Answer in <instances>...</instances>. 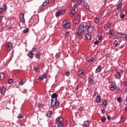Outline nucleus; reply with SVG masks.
Wrapping results in <instances>:
<instances>
[{"instance_id": "obj_57", "label": "nucleus", "mask_w": 127, "mask_h": 127, "mask_svg": "<svg viewBox=\"0 0 127 127\" xmlns=\"http://www.w3.org/2000/svg\"><path fill=\"white\" fill-rule=\"evenodd\" d=\"M100 42V41H96L95 42H94V45H97V44H98V43Z\"/></svg>"}, {"instance_id": "obj_16", "label": "nucleus", "mask_w": 127, "mask_h": 127, "mask_svg": "<svg viewBox=\"0 0 127 127\" xmlns=\"http://www.w3.org/2000/svg\"><path fill=\"white\" fill-rule=\"evenodd\" d=\"M84 6L86 8V9H89L90 8V6H89V4H88V3L86 1L83 2Z\"/></svg>"}, {"instance_id": "obj_46", "label": "nucleus", "mask_w": 127, "mask_h": 127, "mask_svg": "<svg viewBox=\"0 0 127 127\" xmlns=\"http://www.w3.org/2000/svg\"><path fill=\"white\" fill-rule=\"evenodd\" d=\"M69 34H70V32H66L65 33V37H69Z\"/></svg>"}, {"instance_id": "obj_37", "label": "nucleus", "mask_w": 127, "mask_h": 127, "mask_svg": "<svg viewBox=\"0 0 127 127\" xmlns=\"http://www.w3.org/2000/svg\"><path fill=\"white\" fill-rule=\"evenodd\" d=\"M95 23H99L100 22V19L99 18H96L95 19Z\"/></svg>"}, {"instance_id": "obj_21", "label": "nucleus", "mask_w": 127, "mask_h": 127, "mask_svg": "<svg viewBox=\"0 0 127 127\" xmlns=\"http://www.w3.org/2000/svg\"><path fill=\"white\" fill-rule=\"evenodd\" d=\"M85 37L86 38V39H87V40H91V35L89 34H86Z\"/></svg>"}, {"instance_id": "obj_35", "label": "nucleus", "mask_w": 127, "mask_h": 127, "mask_svg": "<svg viewBox=\"0 0 127 127\" xmlns=\"http://www.w3.org/2000/svg\"><path fill=\"white\" fill-rule=\"evenodd\" d=\"M25 81H24L23 80H20L19 81V83L20 85H23L24 84Z\"/></svg>"}, {"instance_id": "obj_11", "label": "nucleus", "mask_w": 127, "mask_h": 127, "mask_svg": "<svg viewBox=\"0 0 127 127\" xmlns=\"http://www.w3.org/2000/svg\"><path fill=\"white\" fill-rule=\"evenodd\" d=\"M89 126H90V122H89V121H85L82 125L83 127H89Z\"/></svg>"}, {"instance_id": "obj_36", "label": "nucleus", "mask_w": 127, "mask_h": 127, "mask_svg": "<svg viewBox=\"0 0 127 127\" xmlns=\"http://www.w3.org/2000/svg\"><path fill=\"white\" fill-rule=\"evenodd\" d=\"M125 121L126 120L125 119V117H122L121 118V120H120L121 123H124V122H125Z\"/></svg>"}, {"instance_id": "obj_48", "label": "nucleus", "mask_w": 127, "mask_h": 127, "mask_svg": "<svg viewBox=\"0 0 127 127\" xmlns=\"http://www.w3.org/2000/svg\"><path fill=\"white\" fill-rule=\"evenodd\" d=\"M117 35L119 37H122L123 36V35L121 33H118Z\"/></svg>"}, {"instance_id": "obj_42", "label": "nucleus", "mask_w": 127, "mask_h": 127, "mask_svg": "<svg viewBox=\"0 0 127 127\" xmlns=\"http://www.w3.org/2000/svg\"><path fill=\"white\" fill-rule=\"evenodd\" d=\"M101 113L103 115H105V113H106V110H105V109H103L101 110Z\"/></svg>"}, {"instance_id": "obj_9", "label": "nucleus", "mask_w": 127, "mask_h": 127, "mask_svg": "<svg viewBox=\"0 0 127 127\" xmlns=\"http://www.w3.org/2000/svg\"><path fill=\"white\" fill-rule=\"evenodd\" d=\"M84 26L83 25H79L78 27V31L80 33H83L84 32Z\"/></svg>"}, {"instance_id": "obj_30", "label": "nucleus", "mask_w": 127, "mask_h": 127, "mask_svg": "<svg viewBox=\"0 0 127 127\" xmlns=\"http://www.w3.org/2000/svg\"><path fill=\"white\" fill-rule=\"evenodd\" d=\"M96 100L97 103H100V101H101V96H97Z\"/></svg>"}, {"instance_id": "obj_39", "label": "nucleus", "mask_w": 127, "mask_h": 127, "mask_svg": "<svg viewBox=\"0 0 127 127\" xmlns=\"http://www.w3.org/2000/svg\"><path fill=\"white\" fill-rule=\"evenodd\" d=\"M117 101L118 102V103H122V102H123V100H122V98L119 97L117 99Z\"/></svg>"}, {"instance_id": "obj_7", "label": "nucleus", "mask_w": 127, "mask_h": 127, "mask_svg": "<svg viewBox=\"0 0 127 127\" xmlns=\"http://www.w3.org/2000/svg\"><path fill=\"white\" fill-rule=\"evenodd\" d=\"M60 103L57 100H55L53 102H51V108H53L54 106H59Z\"/></svg>"}, {"instance_id": "obj_28", "label": "nucleus", "mask_w": 127, "mask_h": 127, "mask_svg": "<svg viewBox=\"0 0 127 127\" xmlns=\"http://www.w3.org/2000/svg\"><path fill=\"white\" fill-rule=\"evenodd\" d=\"M75 10H71L70 12V16L72 17L74 16V14H75Z\"/></svg>"}, {"instance_id": "obj_47", "label": "nucleus", "mask_w": 127, "mask_h": 127, "mask_svg": "<svg viewBox=\"0 0 127 127\" xmlns=\"http://www.w3.org/2000/svg\"><path fill=\"white\" fill-rule=\"evenodd\" d=\"M34 70L36 72H39V70L40 69L39 68L37 67V68H35Z\"/></svg>"}, {"instance_id": "obj_17", "label": "nucleus", "mask_w": 127, "mask_h": 127, "mask_svg": "<svg viewBox=\"0 0 127 127\" xmlns=\"http://www.w3.org/2000/svg\"><path fill=\"white\" fill-rule=\"evenodd\" d=\"M93 31H94V28H93V27L90 26L88 28V30H87V32L89 33H92Z\"/></svg>"}, {"instance_id": "obj_24", "label": "nucleus", "mask_w": 127, "mask_h": 127, "mask_svg": "<svg viewBox=\"0 0 127 127\" xmlns=\"http://www.w3.org/2000/svg\"><path fill=\"white\" fill-rule=\"evenodd\" d=\"M4 78V74L3 73H0V80H2Z\"/></svg>"}, {"instance_id": "obj_56", "label": "nucleus", "mask_w": 127, "mask_h": 127, "mask_svg": "<svg viewBox=\"0 0 127 127\" xmlns=\"http://www.w3.org/2000/svg\"><path fill=\"white\" fill-rule=\"evenodd\" d=\"M118 44H119V43L118 42V41H114V45H118Z\"/></svg>"}, {"instance_id": "obj_19", "label": "nucleus", "mask_w": 127, "mask_h": 127, "mask_svg": "<svg viewBox=\"0 0 127 127\" xmlns=\"http://www.w3.org/2000/svg\"><path fill=\"white\" fill-rule=\"evenodd\" d=\"M48 3H49V0H46L42 3V6H46V5H47V4H48Z\"/></svg>"}, {"instance_id": "obj_8", "label": "nucleus", "mask_w": 127, "mask_h": 127, "mask_svg": "<svg viewBox=\"0 0 127 127\" xmlns=\"http://www.w3.org/2000/svg\"><path fill=\"white\" fill-rule=\"evenodd\" d=\"M120 72H117L115 74V77L117 78V79H121V75L123 74V70L121 69Z\"/></svg>"}, {"instance_id": "obj_4", "label": "nucleus", "mask_w": 127, "mask_h": 127, "mask_svg": "<svg viewBox=\"0 0 127 127\" xmlns=\"http://www.w3.org/2000/svg\"><path fill=\"white\" fill-rule=\"evenodd\" d=\"M7 51H10L11 50V48H12V44L10 42H8L6 45Z\"/></svg>"}, {"instance_id": "obj_13", "label": "nucleus", "mask_w": 127, "mask_h": 127, "mask_svg": "<svg viewBox=\"0 0 127 127\" xmlns=\"http://www.w3.org/2000/svg\"><path fill=\"white\" fill-rule=\"evenodd\" d=\"M70 25H71V23H70V22H67L64 24V28H69Z\"/></svg>"}, {"instance_id": "obj_3", "label": "nucleus", "mask_w": 127, "mask_h": 127, "mask_svg": "<svg viewBox=\"0 0 127 127\" xmlns=\"http://www.w3.org/2000/svg\"><path fill=\"white\" fill-rule=\"evenodd\" d=\"M109 83H111V86H110V89L111 91H114L115 90V88H116V82H112L111 81H109Z\"/></svg>"}, {"instance_id": "obj_62", "label": "nucleus", "mask_w": 127, "mask_h": 127, "mask_svg": "<svg viewBox=\"0 0 127 127\" xmlns=\"http://www.w3.org/2000/svg\"><path fill=\"white\" fill-rule=\"evenodd\" d=\"M99 40H102L103 39V38L102 37H98Z\"/></svg>"}, {"instance_id": "obj_52", "label": "nucleus", "mask_w": 127, "mask_h": 127, "mask_svg": "<svg viewBox=\"0 0 127 127\" xmlns=\"http://www.w3.org/2000/svg\"><path fill=\"white\" fill-rule=\"evenodd\" d=\"M106 26H107V27H108L109 28V27H110V26H111V23H110V22L107 23Z\"/></svg>"}, {"instance_id": "obj_31", "label": "nucleus", "mask_w": 127, "mask_h": 127, "mask_svg": "<svg viewBox=\"0 0 127 127\" xmlns=\"http://www.w3.org/2000/svg\"><path fill=\"white\" fill-rule=\"evenodd\" d=\"M106 120H107V119L106 118V117H105V116H103L101 118V122L102 123H105V122H106Z\"/></svg>"}, {"instance_id": "obj_2", "label": "nucleus", "mask_w": 127, "mask_h": 127, "mask_svg": "<svg viewBox=\"0 0 127 127\" xmlns=\"http://www.w3.org/2000/svg\"><path fill=\"white\" fill-rule=\"evenodd\" d=\"M77 74H78V77H80L81 78H83V77H84V75L85 74V71L83 69H80L78 72Z\"/></svg>"}, {"instance_id": "obj_34", "label": "nucleus", "mask_w": 127, "mask_h": 127, "mask_svg": "<svg viewBox=\"0 0 127 127\" xmlns=\"http://www.w3.org/2000/svg\"><path fill=\"white\" fill-rule=\"evenodd\" d=\"M94 60H95V58L94 57L90 58L88 60V62L89 63L93 62Z\"/></svg>"}, {"instance_id": "obj_29", "label": "nucleus", "mask_w": 127, "mask_h": 127, "mask_svg": "<svg viewBox=\"0 0 127 127\" xmlns=\"http://www.w3.org/2000/svg\"><path fill=\"white\" fill-rule=\"evenodd\" d=\"M102 106H104V107H107V101L106 100H104L102 101Z\"/></svg>"}, {"instance_id": "obj_44", "label": "nucleus", "mask_w": 127, "mask_h": 127, "mask_svg": "<svg viewBox=\"0 0 127 127\" xmlns=\"http://www.w3.org/2000/svg\"><path fill=\"white\" fill-rule=\"evenodd\" d=\"M77 3L79 5H81L82 4V0H78Z\"/></svg>"}, {"instance_id": "obj_23", "label": "nucleus", "mask_w": 127, "mask_h": 127, "mask_svg": "<svg viewBox=\"0 0 127 127\" xmlns=\"http://www.w3.org/2000/svg\"><path fill=\"white\" fill-rule=\"evenodd\" d=\"M7 9V6L6 5V3H4L3 4V10L5 11Z\"/></svg>"}, {"instance_id": "obj_14", "label": "nucleus", "mask_w": 127, "mask_h": 127, "mask_svg": "<svg viewBox=\"0 0 127 127\" xmlns=\"http://www.w3.org/2000/svg\"><path fill=\"white\" fill-rule=\"evenodd\" d=\"M102 71V66L101 65H99L98 67H97L95 70V73L100 72Z\"/></svg>"}, {"instance_id": "obj_15", "label": "nucleus", "mask_w": 127, "mask_h": 127, "mask_svg": "<svg viewBox=\"0 0 127 127\" xmlns=\"http://www.w3.org/2000/svg\"><path fill=\"white\" fill-rule=\"evenodd\" d=\"M0 90L1 91V94H4V93H5V91H6L5 87L2 86L0 87Z\"/></svg>"}, {"instance_id": "obj_1", "label": "nucleus", "mask_w": 127, "mask_h": 127, "mask_svg": "<svg viewBox=\"0 0 127 127\" xmlns=\"http://www.w3.org/2000/svg\"><path fill=\"white\" fill-rule=\"evenodd\" d=\"M64 13H65V10L64 9H61V10L56 12L55 15L56 17H59L60 15H63Z\"/></svg>"}, {"instance_id": "obj_58", "label": "nucleus", "mask_w": 127, "mask_h": 127, "mask_svg": "<svg viewBox=\"0 0 127 127\" xmlns=\"http://www.w3.org/2000/svg\"><path fill=\"white\" fill-rule=\"evenodd\" d=\"M84 110V108L82 107L79 108V111H80V112H83V110Z\"/></svg>"}, {"instance_id": "obj_50", "label": "nucleus", "mask_w": 127, "mask_h": 127, "mask_svg": "<svg viewBox=\"0 0 127 127\" xmlns=\"http://www.w3.org/2000/svg\"><path fill=\"white\" fill-rule=\"evenodd\" d=\"M17 118L18 119H22V118H23V116H22V115H20L18 116Z\"/></svg>"}, {"instance_id": "obj_63", "label": "nucleus", "mask_w": 127, "mask_h": 127, "mask_svg": "<svg viewBox=\"0 0 127 127\" xmlns=\"http://www.w3.org/2000/svg\"><path fill=\"white\" fill-rule=\"evenodd\" d=\"M124 83L125 85H126V86H127V81H125L124 82Z\"/></svg>"}, {"instance_id": "obj_22", "label": "nucleus", "mask_w": 127, "mask_h": 127, "mask_svg": "<svg viewBox=\"0 0 127 127\" xmlns=\"http://www.w3.org/2000/svg\"><path fill=\"white\" fill-rule=\"evenodd\" d=\"M46 115L48 118H50L52 116V112L50 111H48Z\"/></svg>"}, {"instance_id": "obj_33", "label": "nucleus", "mask_w": 127, "mask_h": 127, "mask_svg": "<svg viewBox=\"0 0 127 127\" xmlns=\"http://www.w3.org/2000/svg\"><path fill=\"white\" fill-rule=\"evenodd\" d=\"M27 32H29V30L28 29V28H26L23 31V33H25V34H26Z\"/></svg>"}, {"instance_id": "obj_12", "label": "nucleus", "mask_w": 127, "mask_h": 127, "mask_svg": "<svg viewBox=\"0 0 127 127\" xmlns=\"http://www.w3.org/2000/svg\"><path fill=\"white\" fill-rule=\"evenodd\" d=\"M56 122H57V123H60V124H62V122H63V118L59 117L56 119Z\"/></svg>"}, {"instance_id": "obj_5", "label": "nucleus", "mask_w": 127, "mask_h": 127, "mask_svg": "<svg viewBox=\"0 0 127 127\" xmlns=\"http://www.w3.org/2000/svg\"><path fill=\"white\" fill-rule=\"evenodd\" d=\"M19 18L21 22H22L23 23H24V22H25V19H24V14L21 13L19 14Z\"/></svg>"}, {"instance_id": "obj_61", "label": "nucleus", "mask_w": 127, "mask_h": 127, "mask_svg": "<svg viewBox=\"0 0 127 127\" xmlns=\"http://www.w3.org/2000/svg\"><path fill=\"white\" fill-rule=\"evenodd\" d=\"M124 47H125V45H122L121 46L120 48H121V49H123V48H124Z\"/></svg>"}, {"instance_id": "obj_40", "label": "nucleus", "mask_w": 127, "mask_h": 127, "mask_svg": "<svg viewBox=\"0 0 127 127\" xmlns=\"http://www.w3.org/2000/svg\"><path fill=\"white\" fill-rule=\"evenodd\" d=\"M110 35H113L114 34V30H110L109 31Z\"/></svg>"}, {"instance_id": "obj_20", "label": "nucleus", "mask_w": 127, "mask_h": 127, "mask_svg": "<svg viewBox=\"0 0 127 127\" xmlns=\"http://www.w3.org/2000/svg\"><path fill=\"white\" fill-rule=\"evenodd\" d=\"M28 56L29 58H31V59H32V58H33V53H32V52H30L28 53Z\"/></svg>"}, {"instance_id": "obj_26", "label": "nucleus", "mask_w": 127, "mask_h": 127, "mask_svg": "<svg viewBox=\"0 0 127 127\" xmlns=\"http://www.w3.org/2000/svg\"><path fill=\"white\" fill-rule=\"evenodd\" d=\"M89 83H90V84H91V85H93L94 84H95V83H96V81L94 80H88Z\"/></svg>"}, {"instance_id": "obj_27", "label": "nucleus", "mask_w": 127, "mask_h": 127, "mask_svg": "<svg viewBox=\"0 0 127 127\" xmlns=\"http://www.w3.org/2000/svg\"><path fill=\"white\" fill-rule=\"evenodd\" d=\"M75 34L78 36V37H82L83 36V34H81V33H79V32H76Z\"/></svg>"}, {"instance_id": "obj_60", "label": "nucleus", "mask_w": 127, "mask_h": 127, "mask_svg": "<svg viewBox=\"0 0 127 127\" xmlns=\"http://www.w3.org/2000/svg\"><path fill=\"white\" fill-rule=\"evenodd\" d=\"M87 91H91V88H90V87H88L87 88Z\"/></svg>"}, {"instance_id": "obj_64", "label": "nucleus", "mask_w": 127, "mask_h": 127, "mask_svg": "<svg viewBox=\"0 0 127 127\" xmlns=\"http://www.w3.org/2000/svg\"><path fill=\"white\" fill-rule=\"evenodd\" d=\"M125 110L127 111V105L126 106V107H125Z\"/></svg>"}, {"instance_id": "obj_45", "label": "nucleus", "mask_w": 127, "mask_h": 127, "mask_svg": "<svg viewBox=\"0 0 127 127\" xmlns=\"http://www.w3.org/2000/svg\"><path fill=\"white\" fill-rule=\"evenodd\" d=\"M58 127H64L63 123H60V124L58 125Z\"/></svg>"}, {"instance_id": "obj_59", "label": "nucleus", "mask_w": 127, "mask_h": 127, "mask_svg": "<svg viewBox=\"0 0 127 127\" xmlns=\"http://www.w3.org/2000/svg\"><path fill=\"white\" fill-rule=\"evenodd\" d=\"M107 119L110 121V120H111V116L108 115L107 116Z\"/></svg>"}, {"instance_id": "obj_43", "label": "nucleus", "mask_w": 127, "mask_h": 127, "mask_svg": "<svg viewBox=\"0 0 127 127\" xmlns=\"http://www.w3.org/2000/svg\"><path fill=\"white\" fill-rule=\"evenodd\" d=\"M8 83L10 85H11V84H12L13 83V80H8Z\"/></svg>"}, {"instance_id": "obj_53", "label": "nucleus", "mask_w": 127, "mask_h": 127, "mask_svg": "<svg viewBox=\"0 0 127 127\" xmlns=\"http://www.w3.org/2000/svg\"><path fill=\"white\" fill-rule=\"evenodd\" d=\"M76 7H77V6L74 4V5H73V7H72V8H73L72 10H75V9H76Z\"/></svg>"}, {"instance_id": "obj_32", "label": "nucleus", "mask_w": 127, "mask_h": 127, "mask_svg": "<svg viewBox=\"0 0 127 127\" xmlns=\"http://www.w3.org/2000/svg\"><path fill=\"white\" fill-rule=\"evenodd\" d=\"M64 75L65 76H67V77H69V76H70V72L68 71H66L64 72Z\"/></svg>"}, {"instance_id": "obj_55", "label": "nucleus", "mask_w": 127, "mask_h": 127, "mask_svg": "<svg viewBox=\"0 0 127 127\" xmlns=\"http://www.w3.org/2000/svg\"><path fill=\"white\" fill-rule=\"evenodd\" d=\"M3 12V9L2 8H0V14L2 13Z\"/></svg>"}, {"instance_id": "obj_51", "label": "nucleus", "mask_w": 127, "mask_h": 127, "mask_svg": "<svg viewBox=\"0 0 127 127\" xmlns=\"http://www.w3.org/2000/svg\"><path fill=\"white\" fill-rule=\"evenodd\" d=\"M89 27H90V26L86 25V26H85V29H86V30H87V31H88Z\"/></svg>"}, {"instance_id": "obj_10", "label": "nucleus", "mask_w": 127, "mask_h": 127, "mask_svg": "<svg viewBox=\"0 0 127 127\" xmlns=\"http://www.w3.org/2000/svg\"><path fill=\"white\" fill-rule=\"evenodd\" d=\"M73 22L74 23H75V24H78V23L80 22V17L79 16L76 17L74 19Z\"/></svg>"}, {"instance_id": "obj_54", "label": "nucleus", "mask_w": 127, "mask_h": 127, "mask_svg": "<svg viewBox=\"0 0 127 127\" xmlns=\"http://www.w3.org/2000/svg\"><path fill=\"white\" fill-rule=\"evenodd\" d=\"M125 16H126V15H125V14H121L120 15V18H124L125 17Z\"/></svg>"}, {"instance_id": "obj_38", "label": "nucleus", "mask_w": 127, "mask_h": 127, "mask_svg": "<svg viewBox=\"0 0 127 127\" xmlns=\"http://www.w3.org/2000/svg\"><path fill=\"white\" fill-rule=\"evenodd\" d=\"M122 9V4H119L118 5V10H121Z\"/></svg>"}, {"instance_id": "obj_6", "label": "nucleus", "mask_w": 127, "mask_h": 127, "mask_svg": "<svg viewBox=\"0 0 127 127\" xmlns=\"http://www.w3.org/2000/svg\"><path fill=\"white\" fill-rule=\"evenodd\" d=\"M51 97H52L51 102H52V103H53L54 101H57V97H58V96L57 95V94L53 93Z\"/></svg>"}, {"instance_id": "obj_18", "label": "nucleus", "mask_w": 127, "mask_h": 127, "mask_svg": "<svg viewBox=\"0 0 127 127\" xmlns=\"http://www.w3.org/2000/svg\"><path fill=\"white\" fill-rule=\"evenodd\" d=\"M47 77V74L45 73L43 75H40L39 78L41 79V80H43L45 79Z\"/></svg>"}, {"instance_id": "obj_41", "label": "nucleus", "mask_w": 127, "mask_h": 127, "mask_svg": "<svg viewBox=\"0 0 127 127\" xmlns=\"http://www.w3.org/2000/svg\"><path fill=\"white\" fill-rule=\"evenodd\" d=\"M56 58H60V53H58L56 55Z\"/></svg>"}, {"instance_id": "obj_25", "label": "nucleus", "mask_w": 127, "mask_h": 127, "mask_svg": "<svg viewBox=\"0 0 127 127\" xmlns=\"http://www.w3.org/2000/svg\"><path fill=\"white\" fill-rule=\"evenodd\" d=\"M41 56V54L40 53L36 54V58H37V59H39Z\"/></svg>"}, {"instance_id": "obj_49", "label": "nucleus", "mask_w": 127, "mask_h": 127, "mask_svg": "<svg viewBox=\"0 0 127 127\" xmlns=\"http://www.w3.org/2000/svg\"><path fill=\"white\" fill-rule=\"evenodd\" d=\"M36 50H37V49H36V48H35V47H34V48H33L32 49V51L33 52H35V51H36Z\"/></svg>"}]
</instances>
